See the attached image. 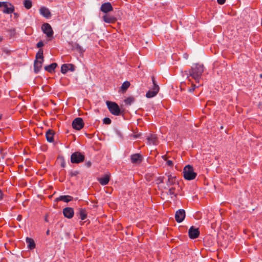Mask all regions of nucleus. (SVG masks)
<instances>
[{
  "mask_svg": "<svg viewBox=\"0 0 262 262\" xmlns=\"http://www.w3.org/2000/svg\"><path fill=\"white\" fill-rule=\"evenodd\" d=\"M48 214H46V215L45 216V221L46 222H49V220L48 219Z\"/></svg>",
  "mask_w": 262,
  "mask_h": 262,
  "instance_id": "49530a36",
  "label": "nucleus"
},
{
  "mask_svg": "<svg viewBox=\"0 0 262 262\" xmlns=\"http://www.w3.org/2000/svg\"><path fill=\"white\" fill-rule=\"evenodd\" d=\"M189 237L191 239H195L199 237L200 235V231L199 228L191 226L188 230Z\"/></svg>",
  "mask_w": 262,
  "mask_h": 262,
  "instance_id": "6e6552de",
  "label": "nucleus"
},
{
  "mask_svg": "<svg viewBox=\"0 0 262 262\" xmlns=\"http://www.w3.org/2000/svg\"><path fill=\"white\" fill-rule=\"evenodd\" d=\"M183 177L187 180H194L196 177V173L194 172L193 168L190 165H186L183 169Z\"/></svg>",
  "mask_w": 262,
  "mask_h": 262,
  "instance_id": "f03ea898",
  "label": "nucleus"
},
{
  "mask_svg": "<svg viewBox=\"0 0 262 262\" xmlns=\"http://www.w3.org/2000/svg\"><path fill=\"white\" fill-rule=\"evenodd\" d=\"M76 215L81 220H84L87 217V212L84 208H78Z\"/></svg>",
  "mask_w": 262,
  "mask_h": 262,
  "instance_id": "4468645a",
  "label": "nucleus"
},
{
  "mask_svg": "<svg viewBox=\"0 0 262 262\" xmlns=\"http://www.w3.org/2000/svg\"><path fill=\"white\" fill-rule=\"evenodd\" d=\"M98 181L102 185H106L110 181V176L105 175L102 178H99Z\"/></svg>",
  "mask_w": 262,
  "mask_h": 262,
  "instance_id": "b1692460",
  "label": "nucleus"
},
{
  "mask_svg": "<svg viewBox=\"0 0 262 262\" xmlns=\"http://www.w3.org/2000/svg\"><path fill=\"white\" fill-rule=\"evenodd\" d=\"M175 187H171V188L168 189L167 194L170 195H173L174 197H177V194L175 193Z\"/></svg>",
  "mask_w": 262,
  "mask_h": 262,
  "instance_id": "c756f323",
  "label": "nucleus"
},
{
  "mask_svg": "<svg viewBox=\"0 0 262 262\" xmlns=\"http://www.w3.org/2000/svg\"><path fill=\"white\" fill-rule=\"evenodd\" d=\"M43 51L42 49H40L36 54V59L43 61Z\"/></svg>",
  "mask_w": 262,
  "mask_h": 262,
  "instance_id": "bb28decb",
  "label": "nucleus"
},
{
  "mask_svg": "<svg viewBox=\"0 0 262 262\" xmlns=\"http://www.w3.org/2000/svg\"><path fill=\"white\" fill-rule=\"evenodd\" d=\"M85 156L79 151H75L71 156V162L72 163L78 164L84 161Z\"/></svg>",
  "mask_w": 262,
  "mask_h": 262,
  "instance_id": "39448f33",
  "label": "nucleus"
},
{
  "mask_svg": "<svg viewBox=\"0 0 262 262\" xmlns=\"http://www.w3.org/2000/svg\"><path fill=\"white\" fill-rule=\"evenodd\" d=\"M113 8L110 2L104 3L102 4L100 7V11L103 13H107L113 11Z\"/></svg>",
  "mask_w": 262,
  "mask_h": 262,
  "instance_id": "f8f14e48",
  "label": "nucleus"
},
{
  "mask_svg": "<svg viewBox=\"0 0 262 262\" xmlns=\"http://www.w3.org/2000/svg\"><path fill=\"white\" fill-rule=\"evenodd\" d=\"M166 164L168 166L170 167H172L173 165V163L171 160H167L166 161Z\"/></svg>",
  "mask_w": 262,
  "mask_h": 262,
  "instance_id": "e433bc0d",
  "label": "nucleus"
},
{
  "mask_svg": "<svg viewBox=\"0 0 262 262\" xmlns=\"http://www.w3.org/2000/svg\"><path fill=\"white\" fill-rule=\"evenodd\" d=\"M106 103L109 111L112 114L115 116H119L121 114V110L116 102L107 101Z\"/></svg>",
  "mask_w": 262,
  "mask_h": 262,
  "instance_id": "20e7f679",
  "label": "nucleus"
},
{
  "mask_svg": "<svg viewBox=\"0 0 262 262\" xmlns=\"http://www.w3.org/2000/svg\"><path fill=\"white\" fill-rule=\"evenodd\" d=\"M6 5H3L4 9L3 10V13L5 14H11L14 12L15 10L14 6L10 3L6 2Z\"/></svg>",
  "mask_w": 262,
  "mask_h": 262,
  "instance_id": "9b49d317",
  "label": "nucleus"
},
{
  "mask_svg": "<svg viewBox=\"0 0 262 262\" xmlns=\"http://www.w3.org/2000/svg\"><path fill=\"white\" fill-rule=\"evenodd\" d=\"M23 5L27 9H30L32 7V2L31 0H24Z\"/></svg>",
  "mask_w": 262,
  "mask_h": 262,
  "instance_id": "cd10ccee",
  "label": "nucleus"
},
{
  "mask_svg": "<svg viewBox=\"0 0 262 262\" xmlns=\"http://www.w3.org/2000/svg\"><path fill=\"white\" fill-rule=\"evenodd\" d=\"M195 88V85H192V88L189 89V90H188L189 92H192L194 90Z\"/></svg>",
  "mask_w": 262,
  "mask_h": 262,
  "instance_id": "a19ab883",
  "label": "nucleus"
},
{
  "mask_svg": "<svg viewBox=\"0 0 262 262\" xmlns=\"http://www.w3.org/2000/svg\"><path fill=\"white\" fill-rule=\"evenodd\" d=\"M22 216L21 215H18L17 217V221H20L21 220Z\"/></svg>",
  "mask_w": 262,
  "mask_h": 262,
  "instance_id": "c03bdc74",
  "label": "nucleus"
},
{
  "mask_svg": "<svg viewBox=\"0 0 262 262\" xmlns=\"http://www.w3.org/2000/svg\"><path fill=\"white\" fill-rule=\"evenodd\" d=\"M146 140L148 141L149 144L157 145L158 144L157 137L155 134H150V135L147 136Z\"/></svg>",
  "mask_w": 262,
  "mask_h": 262,
  "instance_id": "dca6fc26",
  "label": "nucleus"
},
{
  "mask_svg": "<svg viewBox=\"0 0 262 262\" xmlns=\"http://www.w3.org/2000/svg\"><path fill=\"white\" fill-rule=\"evenodd\" d=\"M164 177H159L158 179H157V184H160V183H164Z\"/></svg>",
  "mask_w": 262,
  "mask_h": 262,
  "instance_id": "f704fd0d",
  "label": "nucleus"
},
{
  "mask_svg": "<svg viewBox=\"0 0 262 262\" xmlns=\"http://www.w3.org/2000/svg\"><path fill=\"white\" fill-rule=\"evenodd\" d=\"M73 200V197L70 195H60L58 198H57L55 200V202H57L58 201H63L66 203H68Z\"/></svg>",
  "mask_w": 262,
  "mask_h": 262,
  "instance_id": "aec40b11",
  "label": "nucleus"
},
{
  "mask_svg": "<svg viewBox=\"0 0 262 262\" xmlns=\"http://www.w3.org/2000/svg\"><path fill=\"white\" fill-rule=\"evenodd\" d=\"M39 12L45 17L48 18L51 16L49 9L45 7H41L39 9Z\"/></svg>",
  "mask_w": 262,
  "mask_h": 262,
  "instance_id": "f3484780",
  "label": "nucleus"
},
{
  "mask_svg": "<svg viewBox=\"0 0 262 262\" xmlns=\"http://www.w3.org/2000/svg\"><path fill=\"white\" fill-rule=\"evenodd\" d=\"M46 234L48 235L50 234V230H48L46 231Z\"/></svg>",
  "mask_w": 262,
  "mask_h": 262,
  "instance_id": "de8ad7c7",
  "label": "nucleus"
},
{
  "mask_svg": "<svg viewBox=\"0 0 262 262\" xmlns=\"http://www.w3.org/2000/svg\"><path fill=\"white\" fill-rule=\"evenodd\" d=\"M44 46V43L42 41H39L36 45V47L40 48Z\"/></svg>",
  "mask_w": 262,
  "mask_h": 262,
  "instance_id": "c9c22d12",
  "label": "nucleus"
},
{
  "mask_svg": "<svg viewBox=\"0 0 262 262\" xmlns=\"http://www.w3.org/2000/svg\"><path fill=\"white\" fill-rule=\"evenodd\" d=\"M7 31L9 32V36L12 37L15 35L16 29L15 28H12L10 29H7Z\"/></svg>",
  "mask_w": 262,
  "mask_h": 262,
  "instance_id": "2f4dec72",
  "label": "nucleus"
},
{
  "mask_svg": "<svg viewBox=\"0 0 262 262\" xmlns=\"http://www.w3.org/2000/svg\"><path fill=\"white\" fill-rule=\"evenodd\" d=\"M4 38L3 36H0V42L3 40Z\"/></svg>",
  "mask_w": 262,
  "mask_h": 262,
  "instance_id": "09e8293b",
  "label": "nucleus"
},
{
  "mask_svg": "<svg viewBox=\"0 0 262 262\" xmlns=\"http://www.w3.org/2000/svg\"><path fill=\"white\" fill-rule=\"evenodd\" d=\"M72 46L74 50H75L77 52H79L81 54H82L85 51V50L83 49V48L77 42L74 43Z\"/></svg>",
  "mask_w": 262,
  "mask_h": 262,
  "instance_id": "4be33fe9",
  "label": "nucleus"
},
{
  "mask_svg": "<svg viewBox=\"0 0 262 262\" xmlns=\"http://www.w3.org/2000/svg\"><path fill=\"white\" fill-rule=\"evenodd\" d=\"M63 214L66 217L71 219L74 214V209L71 207H66L63 209Z\"/></svg>",
  "mask_w": 262,
  "mask_h": 262,
  "instance_id": "ddd939ff",
  "label": "nucleus"
},
{
  "mask_svg": "<svg viewBox=\"0 0 262 262\" xmlns=\"http://www.w3.org/2000/svg\"><path fill=\"white\" fill-rule=\"evenodd\" d=\"M57 66V64L55 62L52 63L51 64L46 66L45 67V69L46 71H48V72L52 73L53 72H54L55 69Z\"/></svg>",
  "mask_w": 262,
  "mask_h": 262,
  "instance_id": "a878e982",
  "label": "nucleus"
},
{
  "mask_svg": "<svg viewBox=\"0 0 262 262\" xmlns=\"http://www.w3.org/2000/svg\"><path fill=\"white\" fill-rule=\"evenodd\" d=\"M55 132L52 129H49L47 130L46 134V137L47 140L50 143L54 142V137Z\"/></svg>",
  "mask_w": 262,
  "mask_h": 262,
  "instance_id": "6ab92c4d",
  "label": "nucleus"
},
{
  "mask_svg": "<svg viewBox=\"0 0 262 262\" xmlns=\"http://www.w3.org/2000/svg\"><path fill=\"white\" fill-rule=\"evenodd\" d=\"M111 119L109 118L105 117L103 119V123L105 124L109 125L111 123Z\"/></svg>",
  "mask_w": 262,
  "mask_h": 262,
  "instance_id": "473e14b6",
  "label": "nucleus"
},
{
  "mask_svg": "<svg viewBox=\"0 0 262 262\" xmlns=\"http://www.w3.org/2000/svg\"><path fill=\"white\" fill-rule=\"evenodd\" d=\"M61 166L62 167H64L66 166V163L64 160H63L62 162L61 163Z\"/></svg>",
  "mask_w": 262,
  "mask_h": 262,
  "instance_id": "37998d69",
  "label": "nucleus"
},
{
  "mask_svg": "<svg viewBox=\"0 0 262 262\" xmlns=\"http://www.w3.org/2000/svg\"><path fill=\"white\" fill-rule=\"evenodd\" d=\"M14 15H15V16H17V13H14Z\"/></svg>",
  "mask_w": 262,
  "mask_h": 262,
  "instance_id": "603ef678",
  "label": "nucleus"
},
{
  "mask_svg": "<svg viewBox=\"0 0 262 262\" xmlns=\"http://www.w3.org/2000/svg\"><path fill=\"white\" fill-rule=\"evenodd\" d=\"M4 194L1 189H0V200H2L3 199Z\"/></svg>",
  "mask_w": 262,
  "mask_h": 262,
  "instance_id": "ea45409f",
  "label": "nucleus"
},
{
  "mask_svg": "<svg viewBox=\"0 0 262 262\" xmlns=\"http://www.w3.org/2000/svg\"><path fill=\"white\" fill-rule=\"evenodd\" d=\"M26 243L28 244V248L29 249H33L35 248V243L33 239L27 237L26 239Z\"/></svg>",
  "mask_w": 262,
  "mask_h": 262,
  "instance_id": "5701e85b",
  "label": "nucleus"
},
{
  "mask_svg": "<svg viewBox=\"0 0 262 262\" xmlns=\"http://www.w3.org/2000/svg\"><path fill=\"white\" fill-rule=\"evenodd\" d=\"M129 86H130V82L129 81H126L124 82L121 86V89L122 92L123 93L126 92V91L129 88Z\"/></svg>",
  "mask_w": 262,
  "mask_h": 262,
  "instance_id": "c85d7f7f",
  "label": "nucleus"
},
{
  "mask_svg": "<svg viewBox=\"0 0 262 262\" xmlns=\"http://www.w3.org/2000/svg\"><path fill=\"white\" fill-rule=\"evenodd\" d=\"M135 101V99L133 97H129L124 100V102L126 104L130 105Z\"/></svg>",
  "mask_w": 262,
  "mask_h": 262,
  "instance_id": "7c9ffc66",
  "label": "nucleus"
},
{
  "mask_svg": "<svg viewBox=\"0 0 262 262\" xmlns=\"http://www.w3.org/2000/svg\"><path fill=\"white\" fill-rule=\"evenodd\" d=\"M75 66L71 63H65L61 66V72L66 74L68 71L73 72L75 71Z\"/></svg>",
  "mask_w": 262,
  "mask_h": 262,
  "instance_id": "9d476101",
  "label": "nucleus"
},
{
  "mask_svg": "<svg viewBox=\"0 0 262 262\" xmlns=\"http://www.w3.org/2000/svg\"><path fill=\"white\" fill-rule=\"evenodd\" d=\"M85 165L87 167H90L92 166V162L90 161H87L85 162Z\"/></svg>",
  "mask_w": 262,
  "mask_h": 262,
  "instance_id": "4c0bfd02",
  "label": "nucleus"
},
{
  "mask_svg": "<svg viewBox=\"0 0 262 262\" xmlns=\"http://www.w3.org/2000/svg\"><path fill=\"white\" fill-rule=\"evenodd\" d=\"M103 20L106 23L113 24L115 23L117 19L113 16H111L108 14L104 15L103 17Z\"/></svg>",
  "mask_w": 262,
  "mask_h": 262,
  "instance_id": "a211bd4d",
  "label": "nucleus"
},
{
  "mask_svg": "<svg viewBox=\"0 0 262 262\" xmlns=\"http://www.w3.org/2000/svg\"><path fill=\"white\" fill-rule=\"evenodd\" d=\"M79 172L78 171L75 170V171H70L69 174L71 177H75V176H76L77 175H78L79 174Z\"/></svg>",
  "mask_w": 262,
  "mask_h": 262,
  "instance_id": "72a5a7b5",
  "label": "nucleus"
},
{
  "mask_svg": "<svg viewBox=\"0 0 262 262\" xmlns=\"http://www.w3.org/2000/svg\"><path fill=\"white\" fill-rule=\"evenodd\" d=\"M41 30L48 37H50L53 36L54 32L49 24L44 23L41 26Z\"/></svg>",
  "mask_w": 262,
  "mask_h": 262,
  "instance_id": "0eeeda50",
  "label": "nucleus"
},
{
  "mask_svg": "<svg viewBox=\"0 0 262 262\" xmlns=\"http://www.w3.org/2000/svg\"><path fill=\"white\" fill-rule=\"evenodd\" d=\"M1 118H2V115L0 114V120L1 119Z\"/></svg>",
  "mask_w": 262,
  "mask_h": 262,
  "instance_id": "3c124183",
  "label": "nucleus"
},
{
  "mask_svg": "<svg viewBox=\"0 0 262 262\" xmlns=\"http://www.w3.org/2000/svg\"><path fill=\"white\" fill-rule=\"evenodd\" d=\"M151 80L153 83V86L146 94V97L148 98L155 97L159 91V86L157 83L154 76H151Z\"/></svg>",
  "mask_w": 262,
  "mask_h": 262,
  "instance_id": "7ed1b4c3",
  "label": "nucleus"
},
{
  "mask_svg": "<svg viewBox=\"0 0 262 262\" xmlns=\"http://www.w3.org/2000/svg\"><path fill=\"white\" fill-rule=\"evenodd\" d=\"M260 78H262V74H261L260 75Z\"/></svg>",
  "mask_w": 262,
  "mask_h": 262,
  "instance_id": "8fccbe9b",
  "label": "nucleus"
},
{
  "mask_svg": "<svg viewBox=\"0 0 262 262\" xmlns=\"http://www.w3.org/2000/svg\"><path fill=\"white\" fill-rule=\"evenodd\" d=\"M130 160L132 163H140L142 161V157L139 154H135L131 155Z\"/></svg>",
  "mask_w": 262,
  "mask_h": 262,
  "instance_id": "2eb2a0df",
  "label": "nucleus"
},
{
  "mask_svg": "<svg viewBox=\"0 0 262 262\" xmlns=\"http://www.w3.org/2000/svg\"><path fill=\"white\" fill-rule=\"evenodd\" d=\"M218 4L220 5H223L225 4L226 0H217Z\"/></svg>",
  "mask_w": 262,
  "mask_h": 262,
  "instance_id": "58836bf2",
  "label": "nucleus"
},
{
  "mask_svg": "<svg viewBox=\"0 0 262 262\" xmlns=\"http://www.w3.org/2000/svg\"><path fill=\"white\" fill-rule=\"evenodd\" d=\"M6 5V2H0V8L3 7V5Z\"/></svg>",
  "mask_w": 262,
  "mask_h": 262,
  "instance_id": "79ce46f5",
  "label": "nucleus"
},
{
  "mask_svg": "<svg viewBox=\"0 0 262 262\" xmlns=\"http://www.w3.org/2000/svg\"><path fill=\"white\" fill-rule=\"evenodd\" d=\"M162 158L164 161H166L167 160V158L166 155L162 156Z\"/></svg>",
  "mask_w": 262,
  "mask_h": 262,
  "instance_id": "a18cd8bd",
  "label": "nucleus"
},
{
  "mask_svg": "<svg viewBox=\"0 0 262 262\" xmlns=\"http://www.w3.org/2000/svg\"><path fill=\"white\" fill-rule=\"evenodd\" d=\"M84 126V122L81 118H76L72 122V127L77 130H80Z\"/></svg>",
  "mask_w": 262,
  "mask_h": 262,
  "instance_id": "423d86ee",
  "label": "nucleus"
},
{
  "mask_svg": "<svg viewBox=\"0 0 262 262\" xmlns=\"http://www.w3.org/2000/svg\"><path fill=\"white\" fill-rule=\"evenodd\" d=\"M185 217V211L184 209H179L176 211L175 219L178 223L183 222Z\"/></svg>",
  "mask_w": 262,
  "mask_h": 262,
  "instance_id": "1a4fd4ad",
  "label": "nucleus"
},
{
  "mask_svg": "<svg viewBox=\"0 0 262 262\" xmlns=\"http://www.w3.org/2000/svg\"><path fill=\"white\" fill-rule=\"evenodd\" d=\"M204 66L199 64H195L191 67L189 71V75L191 76L196 82H199L204 72Z\"/></svg>",
  "mask_w": 262,
  "mask_h": 262,
  "instance_id": "f257e3e1",
  "label": "nucleus"
},
{
  "mask_svg": "<svg viewBox=\"0 0 262 262\" xmlns=\"http://www.w3.org/2000/svg\"><path fill=\"white\" fill-rule=\"evenodd\" d=\"M176 177H173L171 175L168 176V180L166 182V185L168 187H170L176 184Z\"/></svg>",
  "mask_w": 262,
  "mask_h": 262,
  "instance_id": "393cba45",
  "label": "nucleus"
},
{
  "mask_svg": "<svg viewBox=\"0 0 262 262\" xmlns=\"http://www.w3.org/2000/svg\"><path fill=\"white\" fill-rule=\"evenodd\" d=\"M43 61L39 60H35L34 62V70L35 73L39 72L42 67V64Z\"/></svg>",
  "mask_w": 262,
  "mask_h": 262,
  "instance_id": "412c9836",
  "label": "nucleus"
}]
</instances>
